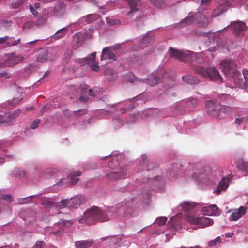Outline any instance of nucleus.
Segmentation results:
<instances>
[{
    "label": "nucleus",
    "instance_id": "obj_9",
    "mask_svg": "<svg viewBox=\"0 0 248 248\" xmlns=\"http://www.w3.org/2000/svg\"><path fill=\"white\" fill-rule=\"evenodd\" d=\"M236 73L231 76L234 78V84L237 87L244 89L248 86V71L243 70L242 75L238 71Z\"/></svg>",
    "mask_w": 248,
    "mask_h": 248
},
{
    "label": "nucleus",
    "instance_id": "obj_36",
    "mask_svg": "<svg viewBox=\"0 0 248 248\" xmlns=\"http://www.w3.org/2000/svg\"><path fill=\"white\" fill-rule=\"evenodd\" d=\"M19 42V39L15 40L13 37H9L7 36L6 41L5 42V44L8 46H15L17 45L18 42Z\"/></svg>",
    "mask_w": 248,
    "mask_h": 248
},
{
    "label": "nucleus",
    "instance_id": "obj_22",
    "mask_svg": "<svg viewBox=\"0 0 248 248\" xmlns=\"http://www.w3.org/2000/svg\"><path fill=\"white\" fill-rule=\"evenodd\" d=\"M126 174V171L125 168H122L119 171L111 172L107 174V177L110 180H116L118 178H124Z\"/></svg>",
    "mask_w": 248,
    "mask_h": 248
},
{
    "label": "nucleus",
    "instance_id": "obj_57",
    "mask_svg": "<svg viewBox=\"0 0 248 248\" xmlns=\"http://www.w3.org/2000/svg\"><path fill=\"white\" fill-rule=\"evenodd\" d=\"M2 199L4 200L7 201H12V198L11 197V195L10 194L4 195L2 197Z\"/></svg>",
    "mask_w": 248,
    "mask_h": 248
},
{
    "label": "nucleus",
    "instance_id": "obj_35",
    "mask_svg": "<svg viewBox=\"0 0 248 248\" xmlns=\"http://www.w3.org/2000/svg\"><path fill=\"white\" fill-rule=\"evenodd\" d=\"M211 212H212V216H217L220 214L221 211L218 208L215 204L210 205Z\"/></svg>",
    "mask_w": 248,
    "mask_h": 248
},
{
    "label": "nucleus",
    "instance_id": "obj_59",
    "mask_svg": "<svg viewBox=\"0 0 248 248\" xmlns=\"http://www.w3.org/2000/svg\"><path fill=\"white\" fill-rule=\"evenodd\" d=\"M130 75L133 78L131 79H129L128 80L131 82H133L136 80H137L138 79L137 78V77H135L133 74H130Z\"/></svg>",
    "mask_w": 248,
    "mask_h": 248
},
{
    "label": "nucleus",
    "instance_id": "obj_30",
    "mask_svg": "<svg viewBox=\"0 0 248 248\" xmlns=\"http://www.w3.org/2000/svg\"><path fill=\"white\" fill-rule=\"evenodd\" d=\"M100 16L97 14H90L85 17H83L81 20L82 21H86L87 23H91L94 21L99 19Z\"/></svg>",
    "mask_w": 248,
    "mask_h": 248
},
{
    "label": "nucleus",
    "instance_id": "obj_50",
    "mask_svg": "<svg viewBox=\"0 0 248 248\" xmlns=\"http://www.w3.org/2000/svg\"><path fill=\"white\" fill-rule=\"evenodd\" d=\"M39 122H40V120H39V119L34 120L30 125L31 128L32 129H36L38 127V125Z\"/></svg>",
    "mask_w": 248,
    "mask_h": 248
},
{
    "label": "nucleus",
    "instance_id": "obj_54",
    "mask_svg": "<svg viewBox=\"0 0 248 248\" xmlns=\"http://www.w3.org/2000/svg\"><path fill=\"white\" fill-rule=\"evenodd\" d=\"M113 123L115 125L118 124V126L120 125H122V121L119 119H115L113 120Z\"/></svg>",
    "mask_w": 248,
    "mask_h": 248
},
{
    "label": "nucleus",
    "instance_id": "obj_29",
    "mask_svg": "<svg viewBox=\"0 0 248 248\" xmlns=\"http://www.w3.org/2000/svg\"><path fill=\"white\" fill-rule=\"evenodd\" d=\"M183 80L190 84H196L199 82V80L192 76L186 75L182 77Z\"/></svg>",
    "mask_w": 248,
    "mask_h": 248
},
{
    "label": "nucleus",
    "instance_id": "obj_16",
    "mask_svg": "<svg viewBox=\"0 0 248 248\" xmlns=\"http://www.w3.org/2000/svg\"><path fill=\"white\" fill-rule=\"evenodd\" d=\"M69 224H70V222L68 221L61 220L59 222L54 224L53 231L50 230L51 228L49 227H47L46 229L49 231L50 233L60 235L64 228Z\"/></svg>",
    "mask_w": 248,
    "mask_h": 248
},
{
    "label": "nucleus",
    "instance_id": "obj_10",
    "mask_svg": "<svg viewBox=\"0 0 248 248\" xmlns=\"http://www.w3.org/2000/svg\"><path fill=\"white\" fill-rule=\"evenodd\" d=\"M197 204L192 202H183L176 208V212L179 213H185L186 219L187 221V215H196L195 213L192 211L197 206Z\"/></svg>",
    "mask_w": 248,
    "mask_h": 248
},
{
    "label": "nucleus",
    "instance_id": "obj_23",
    "mask_svg": "<svg viewBox=\"0 0 248 248\" xmlns=\"http://www.w3.org/2000/svg\"><path fill=\"white\" fill-rule=\"evenodd\" d=\"M182 166L180 164H175L173 166L172 170L170 171H167V174L169 179H172L173 178H177V173L178 172V169L181 168Z\"/></svg>",
    "mask_w": 248,
    "mask_h": 248
},
{
    "label": "nucleus",
    "instance_id": "obj_43",
    "mask_svg": "<svg viewBox=\"0 0 248 248\" xmlns=\"http://www.w3.org/2000/svg\"><path fill=\"white\" fill-rule=\"evenodd\" d=\"M66 33V28H63L57 31L55 35V38H60L63 37Z\"/></svg>",
    "mask_w": 248,
    "mask_h": 248
},
{
    "label": "nucleus",
    "instance_id": "obj_45",
    "mask_svg": "<svg viewBox=\"0 0 248 248\" xmlns=\"http://www.w3.org/2000/svg\"><path fill=\"white\" fill-rule=\"evenodd\" d=\"M23 3V0H13L12 2V6L13 8L16 9L21 5Z\"/></svg>",
    "mask_w": 248,
    "mask_h": 248
},
{
    "label": "nucleus",
    "instance_id": "obj_12",
    "mask_svg": "<svg viewBox=\"0 0 248 248\" xmlns=\"http://www.w3.org/2000/svg\"><path fill=\"white\" fill-rule=\"evenodd\" d=\"M95 56L96 53L93 52L85 58L78 59L77 61L80 64L81 66L91 65L92 70L94 71H98L99 70V66L97 63L94 62Z\"/></svg>",
    "mask_w": 248,
    "mask_h": 248
},
{
    "label": "nucleus",
    "instance_id": "obj_38",
    "mask_svg": "<svg viewBox=\"0 0 248 248\" xmlns=\"http://www.w3.org/2000/svg\"><path fill=\"white\" fill-rule=\"evenodd\" d=\"M220 112H222L226 114H229L232 111V108L227 106L220 105Z\"/></svg>",
    "mask_w": 248,
    "mask_h": 248
},
{
    "label": "nucleus",
    "instance_id": "obj_34",
    "mask_svg": "<svg viewBox=\"0 0 248 248\" xmlns=\"http://www.w3.org/2000/svg\"><path fill=\"white\" fill-rule=\"evenodd\" d=\"M104 73L108 77V78L110 80H113L117 76V74L113 70L109 68L106 69L104 71Z\"/></svg>",
    "mask_w": 248,
    "mask_h": 248
},
{
    "label": "nucleus",
    "instance_id": "obj_37",
    "mask_svg": "<svg viewBox=\"0 0 248 248\" xmlns=\"http://www.w3.org/2000/svg\"><path fill=\"white\" fill-rule=\"evenodd\" d=\"M107 24L109 26H113L115 25H119L121 24V22L116 19H114L110 17H107L106 19Z\"/></svg>",
    "mask_w": 248,
    "mask_h": 248
},
{
    "label": "nucleus",
    "instance_id": "obj_32",
    "mask_svg": "<svg viewBox=\"0 0 248 248\" xmlns=\"http://www.w3.org/2000/svg\"><path fill=\"white\" fill-rule=\"evenodd\" d=\"M50 16V11L44 10L42 16L38 19L37 23L38 24H42L45 22Z\"/></svg>",
    "mask_w": 248,
    "mask_h": 248
},
{
    "label": "nucleus",
    "instance_id": "obj_55",
    "mask_svg": "<svg viewBox=\"0 0 248 248\" xmlns=\"http://www.w3.org/2000/svg\"><path fill=\"white\" fill-rule=\"evenodd\" d=\"M79 98L81 101L83 102H86L88 99L87 95L84 93L81 94Z\"/></svg>",
    "mask_w": 248,
    "mask_h": 248
},
{
    "label": "nucleus",
    "instance_id": "obj_24",
    "mask_svg": "<svg viewBox=\"0 0 248 248\" xmlns=\"http://www.w3.org/2000/svg\"><path fill=\"white\" fill-rule=\"evenodd\" d=\"M128 4L130 7V10L128 13L127 16L131 17L134 15H135L136 13L138 11V9L136 8V6L137 3V0H126Z\"/></svg>",
    "mask_w": 248,
    "mask_h": 248
},
{
    "label": "nucleus",
    "instance_id": "obj_41",
    "mask_svg": "<svg viewBox=\"0 0 248 248\" xmlns=\"http://www.w3.org/2000/svg\"><path fill=\"white\" fill-rule=\"evenodd\" d=\"M248 121V117L247 116H243L239 115L238 117H237L235 119V123L237 125H240L243 122H246Z\"/></svg>",
    "mask_w": 248,
    "mask_h": 248
},
{
    "label": "nucleus",
    "instance_id": "obj_14",
    "mask_svg": "<svg viewBox=\"0 0 248 248\" xmlns=\"http://www.w3.org/2000/svg\"><path fill=\"white\" fill-rule=\"evenodd\" d=\"M247 212V208L243 206H240L238 209L231 210L228 211L231 213L229 219L231 221H236L239 220Z\"/></svg>",
    "mask_w": 248,
    "mask_h": 248
},
{
    "label": "nucleus",
    "instance_id": "obj_60",
    "mask_svg": "<svg viewBox=\"0 0 248 248\" xmlns=\"http://www.w3.org/2000/svg\"><path fill=\"white\" fill-rule=\"evenodd\" d=\"M7 36L0 38V45L5 43L6 41Z\"/></svg>",
    "mask_w": 248,
    "mask_h": 248
},
{
    "label": "nucleus",
    "instance_id": "obj_52",
    "mask_svg": "<svg viewBox=\"0 0 248 248\" xmlns=\"http://www.w3.org/2000/svg\"><path fill=\"white\" fill-rule=\"evenodd\" d=\"M147 161V156L145 155H142V160L140 161V165H144V164Z\"/></svg>",
    "mask_w": 248,
    "mask_h": 248
},
{
    "label": "nucleus",
    "instance_id": "obj_42",
    "mask_svg": "<svg viewBox=\"0 0 248 248\" xmlns=\"http://www.w3.org/2000/svg\"><path fill=\"white\" fill-rule=\"evenodd\" d=\"M158 82L159 78L156 77L154 78L153 79L148 78L146 80V82L152 86H155Z\"/></svg>",
    "mask_w": 248,
    "mask_h": 248
},
{
    "label": "nucleus",
    "instance_id": "obj_31",
    "mask_svg": "<svg viewBox=\"0 0 248 248\" xmlns=\"http://www.w3.org/2000/svg\"><path fill=\"white\" fill-rule=\"evenodd\" d=\"M48 59L47 52L45 50H42L38 56L37 61L38 62L42 63Z\"/></svg>",
    "mask_w": 248,
    "mask_h": 248
},
{
    "label": "nucleus",
    "instance_id": "obj_63",
    "mask_svg": "<svg viewBox=\"0 0 248 248\" xmlns=\"http://www.w3.org/2000/svg\"><path fill=\"white\" fill-rule=\"evenodd\" d=\"M233 235L232 232H228L225 234L226 236L229 238L232 237Z\"/></svg>",
    "mask_w": 248,
    "mask_h": 248
},
{
    "label": "nucleus",
    "instance_id": "obj_62",
    "mask_svg": "<svg viewBox=\"0 0 248 248\" xmlns=\"http://www.w3.org/2000/svg\"><path fill=\"white\" fill-rule=\"evenodd\" d=\"M149 36H148V35H146V36H145L143 37V39H142V43H145L147 41V40H148V38H149Z\"/></svg>",
    "mask_w": 248,
    "mask_h": 248
},
{
    "label": "nucleus",
    "instance_id": "obj_53",
    "mask_svg": "<svg viewBox=\"0 0 248 248\" xmlns=\"http://www.w3.org/2000/svg\"><path fill=\"white\" fill-rule=\"evenodd\" d=\"M30 10L32 15H33L34 16H36L37 15V12L36 11V9L34 8L32 5H30Z\"/></svg>",
    "mask_w": 248,
    "mask_h": 248
},
{
    "label": "nucleus",
    "instance_id": "obj_51",
    "mask_svg": "<svg viewBox=\"0 0 248 248\" xmlns=\"http://www.w3.org/2000/svg\"><path fill=\"white\" fill-rule=\"evenodd\" d=\"M197 104V100L195 98H192L189 99L187 101L188 105L193 107Z\"/></svg>",
    "mask_w": 248,
    "mask_h": 248
},
{
    "label": "nucleus",
    "instance_id": "obj_21",
    "mask_svg": "<svg viewBox=\"0 0 248 248\" xmlns=\"http://www.w3.org/2000/svg\"><path fill=\"white\" fill-rule=\"evenodd\" d=\"M65 6L63 3H59L54 8V16L57 18H61L65 14Z\"/></svg>",
    "mask_w": 248,
    "mask_h": 248
},
{
    "label": "nucleus",
    "instance_id": "obj_11",
    "mask_svg": "<svg viewBox=\"0 0 248 248\" xmlns=\"http://www.w3.org/2000/svg\"><path fill=\"white\" fill-rule=\"evenodd\" d=\"M177 214L172 217L169 221L168 224L171 229L173 230L171 234L169 233L165 234L167 239L169 240L175 233L174 231H176L179 229L181 226V213L177 212Z\"/></svg>",
    "mask_w": 248,
    "mask_h": 248
},
{
    "label": "nucleus",
    "instance_id": "obj_49",
    "mask_svg": "<svg viewBox=\"0 0 248 248\" xmlns=\"http://www.w3.org/2000/svg\"><path fill=\"white\" fill-rule=\"evenodd\" d=\"M241 169L245 172L248 173V162L243 161Z\"/></svg>",
    "mask_w": 248,
    "mask_h": 248
},
{
    "label": "nucleus",
    "instance_id": "obj_19",
    "mask_svg": "<svg viewBox=\"0 0 248 248\" xmlns=\"http://www.w3.org/2000/svg\"><path fill=\"white\" fill-rule=\"evenodd\" d=\"M20 113V110L17 109L10 114L5 113L4 115H0V124H10Z\"/></svg>",
    "mask_w": 248,
    "mask_h": 248
},
{
    "label": "nucleus",
    "instance_id": "obj_1",
    "mask_svg": "<svg viewBox=\"0 0 248 248\" xmlns=\"http://www.w3.org/2000/svg\"><path fill=\"white\" fill-rule=\"evenodd\" d=\"M185 173L196 181L202 187L210 186L215 181L211 176L210 169L198 162H189Z\"/></svg>",
    "mask_w": 248,
    "mask_h": 248
},
{
    "label": "nucleus",
    "instance_id": "obj_33",
    "mask_svg": "<svg viewBox=\"0 0 248 248\" xmlns=\"http://www.w3.org/2000/svg\"><path fill=\"white\" fill-rule=\"evenodd\" d=\"M150 2L158 8H163L166 6L163 0H150Z\"/></svg>",
    "mask_w": 248,
    "mask_h": 248
},
{
    "label": "nucleus",
    "instance_id": "obj_39",
    "mask_svg": "<svg viewBox=\"0 0 248 248\" xmlns=\"http://www.w3.org/2000/svg\"><path fill=\"white\" fill-rule=\"evenodd\" d=\"M167 221V218L166 217H161L156 219L155 224L161 226L165 225Z\"/></svg>",
    "mask_w": 248,
    "mask_h": 248
},
{
    "label": "nucleus",
    "instance_id": "obj_2",
    "mask_svg": "<svg viewBox=\"0 0 248 248\" xmlns=\"http://www.w3.org/2000/svg\"><path fill=\"white\" fill-rule=\"evenodd\" d=\"M115 211V208L113 207L106 211L101 210L97 207H92L84 212L83 217L79 219V222L80 223L92 224L96 221H107L111 217L114 216Z\"/></svg>",
    "mask_w": 248,
    "mask_h": 248
},
{
    "label": "nucleus",
    "instance_id": "obj_18",
    "mask_svg": "<svg viewBox=\"0 0 248 248\" xmlns=\"http://www.w3.org/2000/svg\"><path fill=\"white\" fill-rule=\"evenodd\" d=\"M81 171H75L71 173L67 178L66 181L65 179H61L58 183V185L60 186L61 184H64L66 182L70 184H75L78 181V176L81 175Z\"/></svg>",
    "mask_w": 248,
    "mask_h": 248
},
{
    "label": "nucleus",
    "instance_id": "obj_6",
    "mask_svg": "<svg viewBox=\"0 0 248 248\" xmlns=\"http://www.w3.org/2000/svg\"><path fill=\"white\" fill-rule=\"evenodd\" d=\"M194 21H195L199 26H204L207 24L208 19L200 13L195 14L190 13L187 17L178 24V26L179 27H184L190 24Z\"/></svg>",
    "mask_w": 248,
    "mask_h": 248
},
{
    "label": "nucleus",
    "instance_id": "obj_20",
    "mask_svg": "<svg viewBox=\"0 0 248 248\" xmlns=\"http://www.w3.org/2000/svg\"><path fill=\"white\" fill-rule=\"evenodd\" d=\"M233 32L237 36L241 35L247 29L245 24L242 22H233L231 24Z\"/></svg>",
    "mask_w": 248,
    "mask_h": 248
},
{
    "label": "nucleus",
    "instance_id": "obj_26",
    "mask_svg": "<svg viewBox=\"0 0 248 248\" xmlns=\"http://www.w3.org/2000/svg\"><path fill=\"white\" fill-rule=\"evenodd\" d=\"M93 242L87 240L84 241H78L75 242L76 248H89L93 245Z\"/></svg>",
    "mask_w": 248,
    "mask_h": 248
},
{
    "label": "nucleus",
    "instance_id": "obj_5",
    "mask_svg": "<svg viewBox=\"0 0 248 248\" xmlns=\"http://www.w3.org/2000/svg\"><path fill=\"white\" fill-rule=\"evenodd\" d=\"M192 69L197 74L211 80L222 81L218 70L214 67L209 66L205 69L201 66L195 65L192 66Z\"/></svg>",
    "mask_w": 248,
    "mask_h": 248
},
{
    "label": "nucleus",
    "instance_id": "obj_40",
    "mask_svg": "<svg viewBox=\"0 0 248 248\" xmlns=\"http://www.w3.org/2000/svg\"><path fill=\"white\" fill-rule=\"evenodd\" d=\"M201 213L205 215L212 216V212H211L210 205L207 206H203L201 208Z\"/></svg>",
    "mask_w": 248,
    "mask_h": 248
},
{
    "label": "nucleus",
    "instance_id": "obj_8",
    "mask_svg": "<svg viewBox=\"0 0 248 248\" xmlns=\"http://www.w3.org/2000/svg\"><path fill=\"white\" fill-rule=\"evenodd\" d=\"M237 64L232 59H224L220 62V68L227 76L231 77L236 73Z\"/></svg>",
    "mask_w": 248,
    "mask_h": 248
},
{
    "label": "nucleus",
    "instance_id": "obj_7",
    "mask_svg": "<svg viewBox=\"0 0 248 248\" xmlns=\"http://www.w3.org/2000/svg\"><path fill=\"white\" fill-rule=\"evenodd\" d=\"M187 222L190 224L196 225L201 228L211 226L214 224V220L211 218L204 216L198 217L196 215H187Z\"/></svg>",
    "mask_w": 248,
    "mask_h": 248
},
{
    "label": "nucleus",
    "instance_id": "obj_13",
    "mask_svg": "<svg viewBox=\"0 0 248 248\" xmlns=\"http://www.w3.org/2000/svg\"><path fill=\"white\" fill-rule=\"evenodd\" d=\"M220 105L217 102L208 101L205 103L206 110L208 114L213 117L220 116Z\"/></svg>",
    "mask_w": 248,
    "mask_h": 248
},
{
    "label": "nucleus",
    "instance_id": "obj_28",
    "mask_svg": "<svg viewBox=\"0 0 248 248\" xmlns=\"http://www.w3.org/2000/svg\"><path fill=\"white\" fill-rule=\"evenodd\" d=\"M22 60L23 57L21 56H14L13 55L6 62V64L8 66H12L21 62Z\"/></svg>",
    "mask_w": 248,
    "mask_h": 248
},
{
    "label": "nucleus",
    "instance_id": "obj_61",
    "mask_svg": "<svg viewBox=\"0 0 248 248\" xmlns=\"http://www.w3.org/2000/svg\"><path fill=\"white\" fill-rule=\"evenodd\" d=\"M0 150H1V151H3V152L5 151V145L0 142Z\"/></svg>",
    "mask_w": 248,
    "mask_h": 248
},
{
    "label": "nucleus",
    "instance_id": "obj_27",
    "mask_svg": "<svg viewBox=\"0 0 248 248\" xmlns=\"http://www.w3.org/2000/svg\"><path fill=\"white\" fill-rule=\"evenodd\" d=\"M137 200L135 199H127L126 202L125 203L127 207L129 209L127 210L128 214H130L131 215H134V213L132 211V208L134 207V206L137 204Z\"/></svg>",
    "mask_w": 248,
    "mask_h": 248
},
{
    "label": "nucleus",
    "instance_id": "obj_15",
    "mask_svg": "<svg viewBox=\"0 0 248 248\" xmlns=\"http://www.w3.org/2000/svg\"><path fill=\"white\" fill-rule=\"evenodd\" d=\"M118 47L117 46H114L104 48L102 51L101 60L115 61L116 57L112 51L115 50Z\"/></svg>",
    "mask_w": 248,
    "mask_h": 248
},
{
    "label": "nucleus",
    "instance_id": "obj_64",
    "mask_svg": "<svg viewBox=\"0 0 248 248\" xmlns=\"http://www.w3.org/2000/svg\"><path fill=\"white\" fill-rule=\"evenodd\" d=\"M50 105L49 104H46V105L43 108V109L44 110H46L47 109H48L50 108Z\"/></svg>",
    "mask_w": 248,
    "mask_h": 248
},
{
    "label": "nucleus",
    "instance_id": "obj_44",
    "mask_svg": "<svg viewBox=\"0 0 248 248\" xmlns=\"http://www.w3.org/2000/svg\"><path fill=\"white\" fill-rule=\"evenodd\" d=\"M221 238L220 237L218 236L216 237L215 239L210 241L208 245L210 247L216 246L217 243L220 244L221 243Z\"/></svg>",
    "mask_w": 248,
    "mask_h": 248
},
{
    "label": "nucleus",
    "instance_id": "obj_48",
    "mask_svg": "<svg viewBox=\"0 0 248 248\" xmlns=\"http://www.w3.org/2000/svg\"><path fill=\"white\" fill-rule=\"evenodd\" d=\"M74 114L76 116H80L82 115L85 114L87 113V110L85 109H81L75 111L73 112Z\"/></svg>",
    "mask_w": 248,
    "mask_h": 248
},
{
    "label": "nucleus",
    "instance_id": "obj_17",
    "mask_svg": "<svg viewBox=\"0 0 248 248\" xmlns=\"http://www.w3.org/2000/svg\"><path fill=\"white\" fill-rule=\"evenodd\" d=\"M230 182V179L229 176L222 178L217 187L214 190L213 193L219 195L221 192H225L229 186Z\"/></svg>",
    "mask_w": 248,
    "mask_h": 248
},
{
    "label": "nucleus",
    "instance_id": "obj_46",
    "mask_svg": "<svg viewBox=\"0 0 248 248\" xmlns=\"http://www.w3.org/2000/svg\"><path fill=\"white\" fill-rule=\"evenodd\" d=\"M25 174V172L20 169H16L14 171L13 175L16 177H23Z\"/></svg>",
    "mask_w": 248,
    "mask_h": 248
},
{
    "label": "nucleus",
    "instance_id": "obj_4",
    "mask_svg": "<svg viewBox=\"0 0 248 248\" xmlns=\"http://www.w3.org/2000/svg\"><path fill=\"white\" fill-rule=\"evenodd\" d=\"M167 55L170 57L178 59L183 62H194L196 63H202L203 62V59L200 53H196L189 51L179 50L170 47Z\"/></svg>",
    "mask_w": 248,
    "mask_h": 248
},
{
    "label": "nucleus",
    "instance_id": "obj_47",
    "mask_svg": "<svg viewBox=\"0 0 248 248\" xmlns=\"http://www.w3.org/2000/svg\"><path fill=\"white\" fill-rule=\"evenodd\" d=\"M32 196H31L30 197L24 198L22 199H18V203L20 204H26L28 203L29 202V198H31Z\"/></svg>",
    "mask_w": 248,
    "mask_h": 248
},
{
    "label": "nucleus",
    "instance_id": "obj_25",
    "mask_svg": "<svg viewBox=\"0 0 248 248\" xmlns=\"http://www.w3.org/2000/svg\"><path fill=\"white\" fill-rule=\"evenodd\" d=\"M106 243H108L110 246L116 247L119 245L121 238L118 236H113L105 238Z\"/></svg>",
    "mask_w": 248,
    "mask_h": 248
},
{
    "label": "nucleus",
    "instance_id": "obj_56",
    "mask_svg": "<svg viewBox=\"0 0 248 248\" xmlns=\"http://www.w3.org/2000/svg\"><path fill=\"white\" fill-rule=\"evenodd\" d=\"M21 99L19 98L14 99L12 101L11 103L13 105H16L19 103V102L21 101Z\"/></svg>",
    "mask_w": 248,
    "mask_h": 248
},
{
    "label": "nucleus",
    "instance_id": "obj_58",
    "mask_svg": "<svg viewBox=\"0 0 248 248\" xmlns=\"http://www.w3.org/2000/svg\"><path fill=\"white\" fill-rule=\"evenodd\" d=\"M212 0H202L201 1V4L202 5H206L211 2Z\"/></svg>",
    "mask_w": 248,
    "mask_h": 248
},
{
    "label": "nucleus",
    "instance_id": "obj_3",
    "mask_svg": "<svg viewBox=\"0 0 248 248\" xmlns=\"http://www.w3.org/2000/svg\"><path fill=\"white\" fill-rule=\"evenodd\" d=\"M81 196H76L70 199L62 200L59 202L50 198H46L42 201V204L46 207L61 209L67 207L69 209L77 208L83 202Z\"/></svg>",
    "mask_w": 248,
    "mask_h": 248
}]
</instances>
